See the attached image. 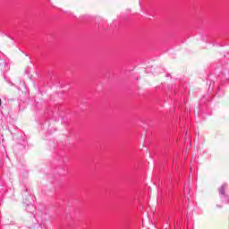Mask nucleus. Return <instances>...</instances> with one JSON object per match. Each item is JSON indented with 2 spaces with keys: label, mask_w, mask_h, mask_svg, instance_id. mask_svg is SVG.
I'll use <instances>...</instances> for the list:
<instances>
[{
  "label": "nucleus",
  "mask_w": 229,
  "mask_h": 229,
  "mask_svg": "<svg viewBox=\"0 0 229 229\" xmlns=\"http://www.w3.org/2000/svg\"><path fill=\"white\" fill-rule=\"evenodd\" d=\"M189 192V190H187V187H184V194H187Z\"/></svg>",
  "instance_id": "nucleus-1"
},
{
  "label": "nucleus",
  "mask_w": 229,
  "mask_h": 229,
  "mask_svg": "<svg viewBox=\"0 0 229 229\" xmlns=\"http://www.w3.org/2000/svg\"><path fill=\"white\" fill-rule=\"evenodd\" d=\"M0 105H1V98H0Z\"/></svg>",
  "instance_id": "nucleus-2"
}]
</instances>
